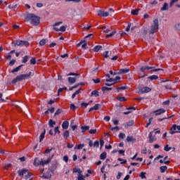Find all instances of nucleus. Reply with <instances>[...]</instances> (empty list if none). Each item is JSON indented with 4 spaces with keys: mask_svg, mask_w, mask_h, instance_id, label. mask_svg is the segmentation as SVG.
Wrapping results in <instances>:
<instances>
[{
    "mask_svg": "<svg viewBox=\"0 0 180 180\" xmlns=\"http://www.w3.org/2000/svg\"><path fill=\"white\" fill-rule=\"evenodd\" d=\"M160 27L159 22H158V18H156L153 20L150 29L145 27L143 29V34L145 36H147V34H154V33H157L158 32V27Z\"/></svg>",
    "mask_w": 180,
    "mask_h": 180,
    "instance_id": "f257e3e1",
    "label": "nucleus"
},
{
    "mask_svg": "<svg viewBox=\"0 0 180 180\" xmlns=\"http://www.w3.org/2000/svg\"><path fill=\"white\" fill-rule=\"evenodd\" d=\"M26 20H28L34 26H37L40 23V17L37 16L33 13H28L25 18Z\"/></svg>",
    "mask_w": 180,
    "mask_h": 180,
    "instance_id": "f03ea898",
    "label": "nucleus"
},
{
    "mask_svg": "<svg viewBox=\"0 0 180 180\" xmlns=\"http://www.w3.org/2000/svg\"><path fill=\"white\" fill-rule=\"evenodd\" d=\"M31 76L32 72H30L28 74L18 75L15 78L13 79L11 84H16V82L23 81V79H29V78H30Z\"/></svg>",
    "mask_w": 180,
    "mask_h": 180,
    "instance_id": "7ed1b4c3",
    "label": "nucleus"
},
{
    "mask_svg": "<svg viewBox=\"0 0 180 180\" xmlns=\"http://www.w3.org/2000/svg\"><path fill=\"white\" fill-rule=\"evenodd\" d=\"M49 162H51V158H48L46 160H43V159L39 160L36 158L34 161V165L35 167H39V165H42V167H44V165H47Z\"/></svg>",
    "mask_w": 180,
    "mask_h": 180,
    "instance_id": "20e7f679",
    "label": "nucleus"
},
{
    "mask_svg": "<svg viewBox=\"0 0 180 180\" xmlns=\"http://www.w3.org/2000/svg\"><path fill=\"white\" fill-rule=\"evenodd\" d=\"M60 25H63V22L59 21L58 22H55L53 25V30L56 32H65L67 30V25H63L60 28L57 27V26H60Z\"/></svg>",
    "mask_w": 180,
    "mask_h": 180,
    "instance_id": "39448f33",
    "label": "nucleus"
},
{
    "mask_svg": "<svg viewBox=\"0 0 180 180\" xmlns=\"http://www.w3.org/2000/svg\"><path fill=\"white\" fill-rule=\"evenodd\" d=\"M18 174L20 175V176H23V175H25V179H28V178H30L32 176V173H29L28 170L26 169L18 170Z\"/></svg>",
    "mask_w": 180,
    "mask_h": 180,
    "instance_id": "423d86ee",
    "label": "nucleus"
},
{
    "mask_svg": "<svg viewBox=\"0 0 180 180\" xmlns=\"http://www.w3.org/2000/svg\"><path fill=\"white\" fill-rule=\"evenodd\" d=\"M148 92H151V88L148 86H140L138 88L137 93L139 94V95L148 94Z\"/></svg>",
    "mask_w": 180,
    "mask_h": 180,
    "instance_id": "0eeeda50",
    "label": "nucleus"
},
{
    "mask_svg": "<svg viewBox=\"0 0 180 180\" xmlns=\"http://www.w3.org/2000/svg\"><path fill=\"white\" fill-rule=\"evenodd\" d=\"M146 70H150V71H152V72H157L158 71H162V72H164V70L161 69V68H158V69H154V67H148V66H143L142 68H141V72H144L146 71Z\"/></svg>",
    "mask_w": 180,
    "mask_h": 180,
    "instance_id": "6e6552de",
    "label": "nucleus"
},
{
    "mask_svg": "<svg viewBox=\"0 0 180 180\" xmlns=\"http://www.w3.org/2000/svg\"><path fill=\"white\" fill-rule=\"evenodd\" d=\"M175 133H180V125L173 124L172 126L169 134H175Z\"/></svg>",
    "mask_w": 180,
    "mask_h": 180,
    "instance_id": "1a4fd4ad",
    "label": "nucleus"
},
{
    "mask_svg": "<svg viewBox=\"0 0 180 180\" xmlns=\"http://www.w3.org/2000/svg\"><path fill=\"white\" fill-rule=\"evenodd\" d=\"M16 46H20L21 47H23V46H29V41H22V40H17L15 41Z\"/></svg>",
    "mask_w": 180,
    "mask_h": 180,
    "instance_id": "9d476101",
    "label": "nucleus"
},
{
    "mask_svg": "<svg viewBox=\"0 0 180 180\" xmlns=\"http://www.w3.org/2000/svg\"><path fill=\"white\" fill-rule=\"evenodd\" d=\"M97 13L98 15L101 16V18H108V16H109V13L102 10L98 11Z\"/></svg>",
    "mask_w": 180,
    "mask_h": 180,
    "instance_id": "9b49d317",
    "label": "nucleus"
},
{
    "mask_svg": "<svg viewBox=\"0 0 180 180\" xmlns=\"http://www.w3.org/2000/svg\"><path fill=\"white\" fill-rule=\"evenodd\" d=\"M153 113H155V116L162 115V113H165V109L160 108L159 110H157L154 111Z\"/></svg>",
    "mask_w": 180,
    "mask_h": 180,
    "instance_id": "f8f14e48",
    "label": "nucleus"
},
{
    "mask_svg": "<svg viewBox=\"0 0 180 180\" xmlns=\"http://www.w3.org/2000/svg\"><path fill=\"white\" fill-rule=\"evenodd\" d=\"M68 126H70V122L68 121H65L62 124V128L64 130H67V129H68Z\"/></svg>",
    "mask_w": 180,
    "mask_h": 180,
    "instance_id": "ddd939ff",
    "label": "nucleus"
},
{
    "mask_svg": "<svg viewBox=\"0 0 180 180\" xmlns=\"http://www.w3.org/2000/svg\"><path fill=\"white\" fill-rule=\"evenodd\" d=\"M148 139H149L148 143H151L153 141H155V139H154V136H153V132H150L149 133Z\"/></svg>",
    "mask_w": 180,
    "mask_h": 180,
    "instance_id": "4468645a",
    "label": "nucleus"
},
{
    "mask_svg": "<svg viewBox=\"0 0 180 180\" xmlns=\"http://www.w3.org/2000/svg\"><path fill=\"white\" fill-rule=\"evenodd\" d=\"M44 136H46V129H44V131L39 136V143H41L44 139Z\"/></svg>",
    "mask_w": 180,
    "mask_h": 180,
    "instance_id": "2eb2a0df",
    "label": "nucleus"
},
{
    "mask_svg": "<svg viewBox=\"0 0 180 180\" xmlns=\"http://www.w3.org/2000/svg\"><path fill=\"white\" fill-rule=\"evenodd\" d=\"M126 140L128 141V143H134V141H136V139L130 136H128Z\"/></svg>",
    "mask_w": 180,
    "mask_h": 180,
    "instance_id": "dca6fc26",
    "label": "nucleus"
},
{
    "mask_svg": "<svg viewBox=\"0 0 180 180\" xmlns=\"http://www.w3.org/2000/svg\"><path fill=\"white\" fill-rule=\"evenodd\" d=\"M91 96H95V98H98V96H99V91H98V90L91 91Z\"/></svg>",
    "mask_w": 180,
    "mask_h": 180,
    "instance_id": "f3484780",
    "label": "nucleus"
},
{
    "mask_svg": "<svg viewBox=\"0 0 180 180\" xmlns=\"http://www.w3.org/2000/svg\"><path fill=\"white\" fill-rule=\"evenodd\" d=\"M101 49H102V46L97 45L93 48V51H94L95 53H98V51H99Z\"/></svg>",
    "mask_w": 180,
    "mask_h": 180,
    "instance_id": "a211bd4d",
    "label": "nucleus"
},
{
    "mask_svg": "<svg viewBox=\"0 0 180 180\" xmlns=\"http://www.w3.org/2000/svg\"><path fill=\"white\" fill-rule=\"evenodd\" d=\"M130 71L129 69H120L118 74H127Z\"/></svg>",
    "mask_w": 180,
    "mask_h": 180,
    "instance_id": "6ab92c4d",
    "label": "nucleus"
},
{
    "mask_svg": "<svg viewBox=\"0 0 180 180\" xmlns=\"http://www.w3.org/2000/svg\"><path fill=\"white\" fill-rule=\"evenodd\" d=\"M77 79L75 77H68V82L70 84H75Z\"/></svg>",
    "mask_w": 180,
    "mask_h": 180,
    "instance_id": "aec40b11",
    "label": "nucleus"
},
{
    "mask_svg": "<svg viewBox=\"0 0 180 180\" xmlns=\"http://www.w3.org/2000/svg\"><path fill=\"white\" fill-rule=\"evenodd\" d=\"M63 137H64V139H65V140H67V139H68L70 137V131L68 130H66L63 133Z\"/></svg>",
    "mask_w": 180,
    "mask_h": 180,
    "instance_id": "412c9836",
    "label": "nucleus"
},
{
    "mask_svg": "<svg viewBox=\"0 0 180 180\" xmlns=\"http://www.w3.org/2000/svg\"><path fill=\"white\" fill-rule=\"evenodd\" d=\"M22 67H23V65H19L18 67L14 68L11 72L14 73V72H18V71H20V68H22Z\"/></svg>",
    "mask_w": 180,
    "mask_h": 180,
    "instance_id": "4be33fe9",
    "label": "nucleus"
},
{
    "mask_svg": "<svg viewBox=\"0 0 180 180\" xmlns=\"http://www.w3.org/2000/svg\"><path fill=\"white\" fill-rule=\"evenodd\" d=\"M140 11H141V9H140V8L133 10L131 11V15H139V12H140Z\"/></svg>",
    "mask_w": 180,
    "mask_h": 180,
    "instance_id": "5701e85b",
    "label": "nucleus"
},
{
    "mask_svg": "<svg viewBox=\"0 0 180 180\" xmlns=\"http://www.w3.org/2000/svg\"><path fill=\"white\" fill-rule=\"evenodd\" d=\"M160 11H168V3H165L163 7L160 8Z\"/></svg>",
    "mask_w": 180,
    "mask_h": 180,
    "instance_id": "b1692460",
    "label": "nucleus"
},
{
    "mask_svg": "<svg viewBox=\"0 0 180 180\" xmlns=\"http://www.w3.org/2000/svg\"><path fill=\"white\" fill-rule=\"evenodd\" d=\"M101 89L103 92H108V91H112V87L103 86Z\"/></svg>",
    "mask_w": 180,
    "mask_h": 180,
    "instance_id": "393cba45",
    "label": "nucleus"
},
{
    "mask_svg": "<svg viewBox=\"0 0 180 180\" xmlns=\"http://www.w3.org/2000/svg\"><path fill=\"white\" fill-rule=\"evenodd\" d=\"M81 129H82V133H85L86 130H89V126H83V127H81Z\"/></svg>",
    "mask_w": 180,
    "mask_h": 180,
    "instance_id": "a878e982",
    "label": "nucleus"
},
{
    "mask_svg": "<svg viewBox=\"0 0 180 180\" xmlns=\"http://www.w3.org/2000/svg\"><path fill=\"white\" fill-rule=\"evenodd\" d=\"M115 34H116V31H112L111 33L105 35V38L108 39V37H112L115 36Z\"/></svg>",
    "mask_w": 180,
    "mask_h": 180,
    "instance_id": "bb28decb",
    "label": "nucleus"
},
{
    "mask_svg": "<svg viewBox=\"0 0 180 180\" xmlns=\"http://www.w3.org/2000/svg\"><path fill=\"white\" fill-rule=\"evenodd\" d=\"M106 82H112V84H116V82H117V81L113 78L106 79Z\"/></svg>",
    "mask_w": 180,
    "mask_h": 180,
    "instance_id": "cd10ccee",
    "label": "nucleus"
},
{
    "mask_svg": "<svg viewBox=\"0 0 180 180\" xmlns=\"http://www.w3.org/2000/svg\"><path fill=\"white\" fill-rule=\"evenodd\" d=\"M82 148H84V144L76 145L75 147V150H81Z\"/></svg>",
    "mask_w": 180,
    "mask_h": 180,
    "instance_id": "c85d7f7f",
    "label": "nucleus"
},
{
    "mask_svg": "<svg viewBox=\"0 0 180 180\" xmlns=\"http://www.w3.org/2000/svg\"><path fill=\"white\" fill-rule=\"evenodd\" d=\"M148 79H150L151 81L154 80V79H158V75H151L149 76Z\"/></svg>",
    "mask_w": 180,
    "mask_h": 180,
    "instance_id": "c756f323",
    "label": "nucleus"
},
{
    "mask_svg": "<svg viewBox=\"0 0 180 180\" xmlns=\"http://www.w3.org/2000/svg\"><path fill=\"white\" fill-rule=\"evenodd\" d=\"M134 124V121L131 120L127 122V124L125 125V127H129L130 126H133Z\"/></svg>",
    "mask_w": 180,
    "mask_h": 180,
    "instance_id": "7c9ffc66",
    "label": "nucleus"
},
{
    "mask_svg": "<svg viewBox=\"0 0 180 180\" xmlns=\"http://www.w3.org/2000/svg\"><path fill=\"white\" fill-rule=\"evenodd\" d=\"M124 89H127V86H124L121 87H117V92H120V91H124Z\"/></svg>",
    "mask_w": 180,
    "mask_h": 180,
    "instance_id": "2f4dec72",
    "label": "nucleus"
},
{
    "mask_svg": "<svg viewBox=\"0 0 180 180\" xmlns=\"http://www.w3.org/2000/svg\"><path fill=\"white\" fill-rule=\"evenodd\" d=\"M167 166H162L160 167V172L162 174H164V172H165V171H167Z\"/></svg>",
    "mask_w": 180,
    "mask_h": 180,
    "instance_id": "473e14b6",
    "label": "nucleus"
},
{
    "mask_svg": "<svg viewBox=\"0 0 180 180\" xmlns=\"http://www.w3.org/2000/svg\"><path fill=\"white\" fill-rule=\"evenodd\" d=\"M117 101L120 102H126V98L125 97H120V96H117Z\"/></svg>",
    "mask_w": 180,
    "mask_h": 180,
    "instance_id": "72a5a7b5",
    "label": "nucleus"
},
{
    "mask_svg": "<svg viewBox=\"0 0 180 180\" xmlns=\"http://www.w3.org/2000/svg\"><path fill=\"white\" fill-rule=\"evenodd\" d=\"M179 0H170V4H169V6L170 8H172V6H174V4H176V2H178Z\"/></svg>",
    "mask_w": 180,
    "mask_h": 180,
    "instance_id": "f704fd0d",
    "label": "nucleus"
},
{
    "mask_svg": "<svg viewBox=\"0 0 180 180\" xmlns=\"http://www.w3.org/2000/svg\"><path fill=\"white\" fill-rule=\"evenodd\" d=\"M106 152H103L100 155V160H105L106 158Z\"/></svg>",
    "mask_w": 180,
    "mask_h": 180,
    "instance_id": "c9c22d12",
    "label": "nucleus"
},
{
    "mask_svg": "<svg viewBox=\"0 0 180 180\" xmlns=\"http://www.w3.org/2000/svg\"><path fill=\"white\" fill-rule=\"evenodd\" d=\"M56 124V122L53 121V120H49V127L53 128Z\"/></svg>",
    "mask_w": 180,
    "mask_h": 180,
    "instance_id": "e433bc0d",
    "label": "nucleus"
},
{
    "mask_svg": "<svg viewBox=\"0 0 180 180\" xmlns=\"http://www.w3.org/2000/svg\"><path fill=\"white\" fill-rule=\"evenodd\" d=\"M140 177L141 179H147V177L146 176V172H141L140 174Z\"/></svg>",
    "mask_w": 180,
    "mask_h": 180,
    "instance_id": "4c0bfd02",
    "label": "nucleus"
},
{
    "mask_svg": "<svg viewBox=\"0 0 180 180\" xmlns=\"http://www.w3.org/2000/svg\"><path fill=\"white\" fill-rule=\"evenodd\" d=\"M101 104H96L94 107L93 109L94 110H98L99 109H101Z\"/></svg>",
    "mask_w": 180,
    "mask_h": 180,
    "instance_id": "58836bf2",
    "label": "nucleus"
},
{
    "mask_svg": "<svg viewBox=\"0 0 180 180\" xmlns=\"http://www.w3.org/2000/svg\"><path fill=\"white\" fill-rule=\"evenodd\" d=\"M73 172H75V173H77V174H81V169H79V168H77V167H75L74 169H73Z\"/></svg>",
    "mask_w": 180,
    "mask_h": 180,
    "instance_id": "ea45409f",
    "label": "nucleus"
},
{
    "mask_svg": "<svg viewBox=\"0 0 180 180\" xmlns=\"http://www.w3.org/2000/svg\"><path fill=\"white\" fill-rule=\"evenodd\" d=\"M28 60H29V56H24L23 59H22L23 64H26V63H27Z\"/></svg>",
    "mask_w": 180,
    "mask_h": 180,
    "instance_id": "a19ab883",
    "label": "nucleus"
},
{
    "mask_svg": "<svg viewBox=\"0 0 180 180\" xmlns=\"http://www.w3.org/2000/svg\"><path fill=\"white\" fill-rule=\"evenodd\" d=\"M61 112H63V110L58 108V109L56 111V112H55V114H54V116H57V115H60V113H61Z\"/></svg>",
    "mask_w": 180,
    "mask_h": 180,
    "instance_id": "79ce46f5",
    "label": "nucleus"
},
{
    "mask_svg": "<svg viewBox=\"0 0 180 180\" xmlns=\"http://www.w3.org/2000/svg\"><path fill=\"white\" fill-rule=\"evenodd\" d=\"M51 175H50V174H43V176H42V178L44 179H49V178H51Z\"/></svg>",
    "mask_w": 180,
    "mask_h": 180,
    "instance_id": "37998d69",
    "label": "nucleus"
},
{
    "mask_svg": "<svg viewBox=\"0 0 180 180\" xmlns=\"http://www.w3.org/2000/svg\"><path fill=\"white\" fill-rule=\"evenodd\" d=\"M126 137V134L124 133L120 132L119 134V139H124Z\"/></svg>",
    "mask_w": 180,
    "mask_h": 180,
    "instance_id": "c03bdc74",
    "label": "nucleus"
},
{
    "mask_svg": "<svg viewBox=\"0 0 180 180\" xmlns=\"http://www.w3.org/2000/svg\"><path fill=\"white\" fill-rule=\"evenodd\" d=\"M108 54H109V51H106L103 52V57H105V58H108L109 55H108Z\"/></svg>",
    "mask_w": 180,
    "mask_h": 180,
    "instance_id": "a18cd8bd",
    "label": "nucleus"
},
{
    "mask_svg": "<svg viewBox=\"0 0 180 180\" xmlns=\"http://www.w3.org/2000/svg\"><path fill=\"white\" fill-rule=\"evenodd\" d=\"M118 161L120 162V164H126L127 162V160H123L122 158H118Z\"/></svg>",
    "mask_w": 180,
    "mask_h": 180,
    "instance_id": "49530a36",
    "label": "nucleus"
},
{
    "mask_svg": "<svg viewBox=\"0 0 180 180\" xmlns=\"http://www.w3.org/2000/svg\"><path fill=\"white\" fill-rule=\"evenodd\" d=\"M172 148L169 147V145H166V146H165L164 150H165V151H169Z\"/></svg>",
    "mask_w": 180,
    "mask_h": 180,
    "instance_id": "de8ad7c7",
    "label": "nucleus"
},
{
    "mask_svg": "<svg viewBox=\"0 0 180 180\" xmlns=\"http://www.w3.org/2000/svg\"><path fill=\"white\" fill-rule=\"evenodd\" d=\"M110 130H111V131H115V130L119 131L120 130V129L119 128V127H111Z\"/></svg>",
    "mask_w": 180,
    "mask_h": 180,
    "instance_id": "09e8293b",
    "label": "nucleus"
},
{
    "mask_svg": "<svg viewBox=\"0 0 180 180\" xmlns=\"http://www.w3.org/2000/svg\"><path fill=\"white\" fill-rule=\"evenodd\" d=\"M46 39H41L40 41H39V46H44V44H46Z\"/></svg>",
    "mask_w": 180,
    "mask_h": 180,
    "instance_id": "8fccbe9b",
    "label": "nucleus"
},
{
    "mask_svg": "<svg viewBox=\"0 0 180 180\" xmlns=\"http://www.w3.org/2000/svg\"><path fill=\"white\" fill-rule=\"evenodd\" d=\"M84 178H85V176H84V175L79 174L78 175L77 180H84Z\"/></svg>",
    "mask_w": 180,
    "mask_h": 180,
    "instance_id": "3c124183",
    "label": "nucleus"
},
{
    "mask_svg": "<svg viewBox=\"0 0 180 180\" xmlns=\"http://www.w3.org/2000/svg\"><path fill=\"white\" fill-rule=\"evenodd\" d=\"M93 147H99V141H96L94 144H93Z\"/></svg>",
    "mask_w": 180,
    "mask_h": 180,
    "instance_id": "603ef678",
    "label": "nucleus"
},
{
    "mask_svg": "<svg viewBox=\"0 0 180 180\" xmlns=\"http://www.w3.org/2000/svg\"><path fill=\"white\" fill-rule=\"evenodd\" d=\"M30 63L33 64V65H34V64H36V58H32L30 60Z\"/></svg>",
    "mask_w": 180,
    "mask_h": 180,
    "instance_id": "864d4df0",
    "label": "nucleus"
},
{
    "mask_svg": "<svg viewBox=\"0 0 180 180\" xmlns=\"http://www.w3.org/2000/svg\"><path fill=\"white\" fill-rule=\"evenodd\" d=\"M55 134L58 133V134H60V129H58V127H56L54 129Z\"/></svg>",
    "mask_w": 180,
    "mask_h": 180,
    "instance_id": "5fc2aeb1",
    "label": "nucleus"
},
{
    "mask_svg": "<svg viewBox=\"0 0 180 180\" xmlns=\"http://www.w3.org/2000/svg\"><path fill=\"white\" fill-rule=\"evenodd\" d=\"M167 158H168V156H165L163 159L164 163L165 164H169L171 162L169 160L167 161Z\"/></svg>",
    "mask_w": 180,
    "mask_h": 180,
    "instance_id": "6e6d98bb",
    "label": "nucleus"
},
{
    "mask_svg": "<svg viewBox=\"0 0 180 180\" xmlns=\"http://www.w3.org/2000/svg\"><path fill=\"white\" fill-rule=\"evenodd\" d=\"M89 133H90V134H96V129H90Z\"/></svg>",
    "mask_w": 180,
    "mask_h": 180,
    "instance_id": "4d7b16f0",
    "label": "nucleus"
},
{
    "mask_svg": "<svg viewBox=\"0 0 180 180\" xmlns=\"http://www.w3.org/2000/svg\"><path fill=\"white\" fill-rule=\"evenodd\" d=\"M82 42L84 44L82 45V49H86V41L84 40Z\"/></svg>",
    "mask_w": 180,
    "mask_h": 180,
    "instance_id": "13d9d810",
    "label": "nucleus"
},
{
    "mask_svg": "<svg viewBox=\"0 0 180 180\" xmlns=\"http://www.w3.org/2000/svg\"><path fill=\"white\" fill-rule=\"evenodd\" d=\"M15 63H16V60L13 59L12 60L10 61L9 65H11V66L14 65Z\"/></svg>",
    "mask_w": 180,
    "mask_h": 180,
    "instance_id": "bf43d9fd",
    "label": "nucleus"
},
{
    "mask_svg": "<svg viewBox=\"0 0 180 180\" xmlns=\"http://www.w3.org/2000/svg\"><path fill=\"white\" fill-rule=\"evenodd\" d=\"M92 81H94V84H99L101 82V79H92Z\"/></svg>",
    "mask_w": 180,
    "mask_h": 180,
    "instance_id": "052dcab7",
    "label": "nucleus"
},
{
    "mask_svg": "<svg viewBox=\"0 0 180 180\" xmlns=\"http://www.w3.org/2000/svg\"><path fill=\"white\" fill-rule=\"evenodd\" d=\"M130 27H131V24H128L127 27H126L125 30L126 32H129L130 30Z\"/></svg>",
    "mask_w": 180,
    "mask_h": 180,
    "instance_id": "680f3d73",
    "label": "nucleus"
},
{
    "mask_svg": "<svg viewBox=\"0 0 180 180\" xmlns=\"http://www.w3.org/2000/svg\"><path fill=\"white\" fill-rule=\"evenodd\" d=\"M103 144H105V141L103 139H101L100 140L101 148H102V147H103Z\"/></svg>",
    "mask_w": 180,
    "mask_h": 180,
    "instance_id": "e2e57ef3",
    "label": "nucleus"
},
{
    "mask_svg": "<svg viewBox=\"0 0 180 180\" xmlns=\"http://www.w3.org/2000/svg\"><path fill=\"white\" fill-rule=\"evenodd\" d=\"M70 109H72V110H75V109H77V106H75V105L74 104H71Z\"/></svg>",
    "mask_w": 180,
    "mask_h": 180,
    "instance_id": "0e129e2a",
    "label": "nucleus"
},
{
    "mask_svg": "<svg viewBox=\"0 0 180 180\" xmlns=\"http://www.w3.org/2000/svg\"><path fill=\"white\" fill-rule=\"evenodd\" d=\"M63 161H65V162H68V155H65L63 157Z\"/></svg>",
    "mask_w": 180,
    "mask_h": 180,
    "instance_id": "69168bd1",
    "label": "nucleus"
},
{
    "mask_svg": "<svg viewBox=\"0 0 180 180\" xmlns=\"http://www.w3.org/2000/svg\"><path fill=\"white\" fill-rule=\"evenodd\" d=\"M176 30H180V23L175 25Z\"/></svg>",
    "mask_w": 180,
    "mask_h": 180,
    "instance_id": "338daca9",
    "label": "nucleus"
},
{
    "mask_svg": "<svg viewBox=\"0 0 180 180\" xmlns=\"http://www.w3.org/2000/svg\"><path fill=\"white\" fill-rule=\"evenodd\" d=\"M104 120H105V122H109L110 120V117L109 116H105L104 117Z\"/></svg>",
    "mask_w": 180,
    "mask_h": 180,
    "instance_id": "774afa93",
    "label": "nucleus"
}]
</instances>
